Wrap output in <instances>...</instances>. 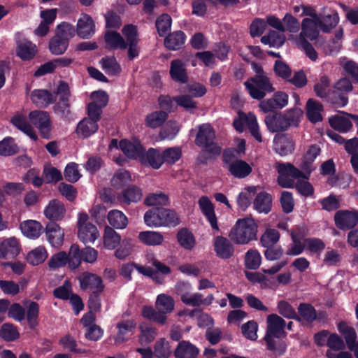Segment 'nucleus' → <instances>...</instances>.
<instances>
[{"instance_id": "72a5a7b5", "label": "nucleus", "mask_w": 358, "mask_h": 358, "mask_svg": "<svg viewBox=\"0 0 358 358\" xmlns=\"http://www.w3.org/2000/svg\"><path fill=\"white\" fill-rule=\"evenodd\" d=\"M155 305L159 313L166 316V314L171 313L174 310L175 302L172 296L160 294L157 296Z\"/></svg>"}, {"instance_id": "4be33fe9", "label": "nucleus", "mask_w": 358, "mask_h": 358, "mask_svg": "<svg viewBox=\"0 0 358 358\" xmlns=\"http://www.w3.org/2000/svg\"><path fill=\"white\" fill-rule=\"evenodd\" d=\"M214 250L217 257L228 259L234 254V246L227 238L217 236L213 242Z\"/></svg>"}, {"instance_id": "a878e982", "label": "nucleus", "mask_w": 358, "mask_h": 358, "mask_svg": "<svg viewBox=\"0 0 358 358\" xmlns=\"http://www.w3.org/2000/svg\"><path fill=\"white\" fill-rule=\"evenodd\" d=\"M120 147L127 157L141 159L143 149L138 141L131 142L127 140H122L120 142Z\"/></svg>"}, {"instance_id": "ddd939ff", "label": "nucleus", "mask_w": 358, "mask_h": 358, "mask_svg": "<svg viewBox=\"0 0 358 358\" xmlns=\"http://www.w3.org/2000/svg\"><path fill=\"white\" fill-rule=\"evenodd\" d=\"M96 26L92 17L85 13L80 15L76 23V34L83 39L91 38L95 33Z\"/></svg>"}, {"instance_id": "864d4df0", "label": "nucleus", "mask_w": 358, "mask_h": 358, "mask_svg": "<svg viewBox=\"0 0 358 358\" xmlns=\"http://www.w3.org/2000/svg\"><path fill=\"white\" fill-rule=\"evenodd\" d=\"M69 46V41L60 37V35H55L53 36L49 43L50 51L53 55H62L67 49Z\"/></svg>"}, {"instance_id": "0eeeda50", "label": "nucleus", "mask_w": 358, "mask_h": 358, "mask_svg": "<svg viewBox=\"0 0 358 358\" xmlns=\"http://www.w3.org/2000/svg\"><path fill=\"white\" fill-rule=\"evenodd\" d=\"M322 21L320 16H315L314 18L303 19L301 28L302 30L298 36H290L289 39L294 43L308 42V40H315L319 34V30H322Z\"/></svg>"}, {"instance_id": "b1692460", "label": "nucleus", "mask_w": 358, "mask_h": 358, "mask_svg": "<svg viewBox=\"0 0 358 358\" xmlns=\"http://www.w3.org/2000/svg\"><path fill=\"white\" fill-rule=\"evenodd\" d=\"M329 122L332 128L341 133L348 132L352 127L348 113L344 112L329 117Z\"/></svg>"}, {"instance_id": "bf43d9fd", "label": "nucleus", "mask_w": 358, "mask_h": 358, "mask_svg": "<svg viewBox=\"0 0 358 358\" xmlns=\"http://www.w3.org/2000/svg\"><path fill=\"white\" fill-rule=\"evenodd\" d=\"M48 257V252L43 246H38L30 251L27 257V262L32 265L43 263Z\"/></svg>"}, {"instance_id": "2eb2a0df", "label": "nucleus", "mask_w": 358, "mask_h": 358, "mask_svg": "<svg viewBox=\"0 0 358 358\" xmlns=\"http://www.w3.org/2000/svg\"><path fill=\"white\" fill-rule=\"evenodd\" d=\"M335 224L342 230L353 228L358 222V213L350 210H338L334 215Z\"/></svg>"}, {"instance_id": "9b49d317", "label": "nucleus", "mask_w": 358, "mask_h": 358, "mask_svg": "<svg viewBox=\"0 0 358 358\" xmlns=\"http://www.w3.org/2000/svg\"><path fill=\"white\" fill-rule=\"evenodd\" d=\"M30 122L40 131L41 135L48 138L52 129L51 120L49 114L43 110H34L29 114Z\"/></svg>"}, {"instance_id": "f704fd0d", "label": "nucleus", "mask_w": 358, "mask_h": 358, "mask_svg": "<svg viewBox=\"0 0 358 358\" xmlns=\"http://www.w3.org/2000/svg\"><path fill=\"white\" fill-rule=\"evenodd\" d=\"M227 169L232 176L238 178L246 177L252 171L250 166L242 160H236L228 164Z\"/></svg>"}, {"instance_id": "052dcab7", "label": "nucleus", "mask_w": 358, "mask_h": 358, "mask_svg": "<svg viewBox=\"0 0 358 358\" xmlns=\"http://www.w3.org/2000/svg\"><path fill=\"white\" fill-rule=\"evenodd\" d=\"M280 238V233L275 229L268 228L260 237V243L264 248L273 246Z\"/></svg>"}, {"instance_id": "13d9d810", "label": "nucleus", "mask_w": 358, "mask_h": 358, "mask_svg": "<svg viewBox=\"0 0 358 358\" xmlns=\"http://www.w3.org/2000/svg\"><path fill=\"white\" fill-rule=\"evenodd\" d=\"M256 194V187H250L245 188L241 192L238 197L237 203L238 206L243 210H246L251 204L252 200Z\"/></svg>"}, {"instance_id": "49530a36", "label": "nucleus", "mask_w": 358, "mask_h": 358, "mask_svg": "<svg viewBox=\"0 0 358 358\" xmlns=\"http://www.w3.org/2000/svg\"><path fill=\"white\" fill-rule=\"evenodd\" d=\"M272 199L270 194L261 192L254 201V208L259 213H268L271 208Z\"/></svg>"}, {"instance_id": "8fccbe9b", "label": "nucleus", "mask_w": 358, "mask_h": 358, "mask_svg": "<svg viewBox=\"0 0 358 358\" xmlns=\"http://www.w3.org/2000/svg\"><path fill=\"white\" fill-rule=\"evenodd\" d=\"M168 114L166 111H155L146 116L145 124L150 128L160 127L167 119Z\"/></svg>"}, {"instance_id": "e433bc0d", "label": "nucleus", "mask_w": 358, "mask_h": 358, "mask_svg": "<svg viewBox=\"0 0 358 358\" xmlns=\"http://www.w3.org/2000/svg\"><path fill=\"white\" fill-rule=\"evenodd\" d=\"M36 52V46L29 41H20L17 44V55L23 60L31 59Z\"/></svg>"}, {"instance_id": "603ef678", "label": "nucleus", "mask_w": 358, "mask_h": 358, "mask_svg": "<svg viewBox=\"0 0 358 358\" xmlns=\"http://www.w3.org/2000/svg\"><path fill=\"white\" fill-rule=\"evenodd\" d=\"M105 41L107 45L113 49H122L124 50L127 47V43L124 41L122 36L115 31H108L105 35Z\"/></svg>"}, {"instance_id": "e2e57ef3", "label": "nucleus", "mask_w": 358, "mask_h": 358, "mask_svg": "<svg viewBox=\"0 0 358 358\" xmlns=\"http://www.w3.org/2000/svg\"><path fill=\"white\" fill-rule=\"evenodd\" d=\"M329 85V79L325 76H322L314 86V91L316 95L321 98H328L330 101V98L332 96H330Z\"/></svg>"}, {"instance_id": "774afa93", "label": "nucleus", "mask_w": 358, "mask_h": 358, "mask_svg": "<svg viewBox=\"0 0 358 358\" xmlns=\"http://www.w3.org/2000/svg\"><path fill=\"white\" fill-rule=\"evenodd\" d=\"M67 257V262L71 268L75 269L79 266L81 263L82 254L78 245L74 244L71 246Z\"/></svg>"}, {"instance_id": "7c9ffc66", "label": "nucleus", "mask_w": 358, "mask_h": 358, "mask_svg": "<svg viewBox=\"0 0 358 358\" xmlns=\"http://www.w3.org/2000/svg\"><path fill=\"white\" fill-rule=\"evenodd\" d=\"M136 323L134 320H127L117 324L118 332L115 337L116 342H123L131 336L135 331Z\"/></svg>"}, {"instance_id": "4d7b16f0", "label": "nucleus", "mask_w": 358, "mask_h": 358, "mask_svg": "<svg viewBox=\"0 0 358 358\" xmlns=\"http://www.w3.org/2000/svg\"><path fill=\"white\" fill-rule=\"evenodd\" d=\"M245 266L252 270L257 269L262 264V256L258 250L250 249L245 255Z\"/></svg>"}, {"instance_id": "a211bd4d", "label": "nucleus", "mask_w": 358, "mask_h": 358, "mask_svg": "<svg viewBox=\"0 0 358 358\" xmlns=\"http://www.w3.org/2000/svg\"><path fill=\"white\" fill-rule=\"evenodd\" d=\"M80 287L83 289H90L93 292H101L103 289L101 278L96 274L84 272L78 277Z\"/></svg>"}, {"instance_id": "de8ad7c7", "label": "nucleus", "mask_w": 358, "mask_h": 358, "mask_svg": "<svg viewBox=\"0 0 358 358\" xmlns=\"http://www.w3.org/2000/svg\"><path fill=\"white\" fill-rule=\"evenodd\" d=\"M141 315L144 318L155 322L159 324H165L167 320L166 316L159 313L158 310L150 306H143L142 308Z\"/></svg>"}, {"instance_id": "5701e85b", "label": "nucleus", "mask_w": 358, "mask_h": 358, "mask_svg": "<svg viewBox=\"0 0 358 358\" xmlns=\"http://www.w3.org/2000/svg\"><path fill=\"white\" fill-rule=\"evenodd\" d=\"M30 99L38 107H46L56 101V95L46 90H34L31 92Z\"/></svg>"}, {"instance_id": "7ed1b4c3", "label": "nucleus", "mask_w": 358, "mask_h": 358, "mask_svg": "<svg viewBox=\"0 0 358 358\" xmlns=\"http://www.w3.org/2000/svg\"><path fill=\"white\" fill-rule=\"evenodd\" d=\"M144 222L149 227L176 226L180 219L173 210L169 208H153L144 215Z\"/></svg>"}, {"instance_id": "c756f323", "label": "nucleus", "mask_w": 358, "mask_h": 358, "mask_svg": "<svg viewBox=\"0 0 358 358\" xmlns=\"http://www.w3.org/2000/svg\"><path fill=\"white\" fill-rule=\"evenodd\" d=\"M274 148L281 156L287 155L294 150V143L285 135H279L274 138Z\"/></svg>"}, {"instance_id": "58836bf2", "label": "nucleus", "mask_w": 358, "mask_h": 358, "mask_svg": "<svg viewBox=\"0 0 358 358\" xmlns=\"http://www.w3.org/2000/svg\"><path fill=\"white\" fill-rule=\"evenodd\" d=\"M265 123L268 130L272 132L284 131L288 128L285 115H275L266 116Z\"/></svg>"}, {"instance_id": "3c124183", "label": "nucleus", "mask_w": 358, "mask_h": 358, "mask_svg": "<svg viewBox=\"0 0 358 358\" xmlns=\"http://www.w3.org/2000/svg\"><path fill=\"white\" fill-rule=\"evenodd\" d=\"M261 41L271 47L280 48L285 41V36L275 31H271L267 35L262 37Z\"/></svg>"}, {"instance_id": "69168bd1", "label": "nucleus", "mask_w": 358, "mask_h": 358, "mask_svg": "<svg viewBox=\"0 0 358 358\" xmlns=\"http://www.w3.org/2000/svg\"><path fill=\"white\" fill-rule=\"evenodd\" d=\"M341 256L339 252L331 248H328L322 257V264L326 266H334L339 264Z\"/></svg>"}, {"instance_id": "1a4fd4ad", "label": "nucleus", "mask_w": 358, "mask_h": 358, "mask_svg": "<svg viewBox=\"0 0 358 358\" xmlns=\"http://www.w3.org/2000/svg\"><path fill=\"white\" fill-rule=\"evenodd\" d=\"M245 126L248 127L252 136L258 142L262 141L256 117L252 113L245 114L239 111L238 117L234 121V127L236 131L242 132Z\"/></svg>"}, {"instance_id": "20e7f679", "label": "nucleus", "mask_w": 358, "mask_h": 358, "mask_svg": "<svg viewBox=\"0 0 358 358\" xmlns=\"http://www.w3.org/2000/svg\"><path fill=\"white\" fill-rule=\"evenodd\" d=\"M285 321L276 314L268 315L266 317V331L264 340L268 348L273 350L275 348V338L285 334Z\"/></svg>"}, {"instance_id": "338daca9", "label": "nucleus", "mask_w": 358, "mask_h": 358, "mask_svg": "<svg viewBox=\"0 0 358 358\" xmlns=\"http://www.w3.org/2000/svg\"><path fill=\"white\" fill-rule=\"evenodd\" d=\"M169 342L165 338L159 339L154 346V353L158 358H168L171 355Z\"/></svg>"}, {"instance_id": "f3484780", "label": "nucleus", "mask_w": 358, "mask_h": 358, "mask_svg": "<svg viewBox=\"0 0 358 358\" xmlns=\"http://www.w3.org/2000/svg\"><path fill=\"white\" fill-rule=\"evenodd\" d=\"M47 241L54 248H60L64 238V231L55 222L48 223L45 228Z\"/></svg>"}, {"instance_id": "f257e3e1", "label": "nucleus", "mask_w": 358, "mask_h": 358, "mask_svg": "<svg viewBox=\"0 0 358 358\" xmlns=\"http://www.w3.org/2000/svg\"><path fill=\"white\" fill-rule=\"evenodd\" d=\"M251 66L255 76L245 81L244 85L252 98L262 99L267 92H273L274 88L267 73L260 64L252 62Z\"/></svg>"}, {"instance_id": "2f4dec72", "label": "nucleus", "mask_w": 358, "mask_h": 358, "mask_svg": "<svg viewBox=\"0 0 358 358\" xmlns=\"http://www.w3.org/2000/svg\"><path fill=\"white\" fill-rule=\"evenodd\" d=\"M98 124L93 119L85 117L77 125L76 134L79 137L87 138L98 130Z\"/></svg>"}, {"instance_id": "c9c22d12", "label": "nucleus", "mask_w": 358, "mask_h": 358, "mask_svg": "<svg viewBox=\"0 0 358 358\" xmlns=\"http://www.w3.org/2000/svg\"><path fill=\"white\" fill-rule=\"evenodd\" d=\"M138 238L142 243L149 246L160 245L164 240L163 235L155 231H141L138 234Z\"/></svg>"}, {"instance_id": "6e6552de", "label": "nucleus", "mask_w": 358, "mask_h": 358, "mask_svg": "<svg viewBox=\"0 0 358 358\" xmlns=\"http://www.w3.org/2000/svg\"><path fill=\"white\" fill-rule=\"evenodd\" d=\"M214 138L215 134L210 125L203 124L199 127V131L196 138V143L203 147L206 151L212 155H217L220 153V148L214 143Z\"/></svg>"}, {"instance_id": "680f3d73", "label": "nucleus", "mask_w": 358, "mask_h": 358, "mask_svg": "<svg viewBox=\"0 0 358 358\" xmlns=\"http://www.w3.org/2000/svg\"><path fill=\"white\" fill-rule=\"evenodd\" d=\"M120 246L116 250L115 255L117 259H124L129 257L134 250V243L131 238H124L121 241Z\"/></svg>"}, {"instance_id": "c03bdc74", "label": "nucleus", "mask_w": 358, "mask_h": 358, "mask_svg": "<svg viewBox=\"0 0 358 358\" xmlns=\"http://www.w3.org/2000/svg\"><path fill=\"white\" fill-rule=\"evenodd\" d=\"M177 241L179 245L187 250H192L196 245L194 234L187 229H181L177 234Z\"/></svg>"}, {"instance_id": "37998d69", "label": "nucleus", "mask_w": 358, "mask_h": 358, "mask_svg": "<svg viewBox=\"0 0 358 358\" xmlns=\"http://www.w3.org/2000/svg\"><path fill=\"white\" fill-rule=\"evenodd\" d=\"M185 34L181 31L171 33L164 40L165 46L170 50H179L185 42Z\"/></svg>"}, {"instance_id": "393cba45", "label": "nucleus", "mask_w": 358, "mask_h": 358, "mask_svg": "<svg viewBox=\"0 0 358 358\" xmlns=\"http://www.w3.org/2000/svg\"><path fill=\"white\" fill-rule=\"evenodd\" d=\"M198 203L200 210L210 222L212 228L218 230L214 206L210 199L207 196H202L199 199Z\"/></svg>"}, {"instance_id": "423d86ee", "label": "nucleus", "mask_w": 358, "mask_h": 358, "mask_svg": "<svg viewBox=\"0 0 358 358\" xmlns=\"http://www.w3.org/2000/svg\"><path fill=\"white\" fill-rule=\"evenodd\" d=\"M275 168L278 173V182L283 188L293 187L297 180L305 178L304 174L291 164L277 163Z\"/></svg>"}, {"instance_id": "6ab92c4d", "label": "nucleus", "mask_w": 358, "mask_h": 358, "mask_svg": "<svg viewBox=\"0 0 358 358\" xmlns=\"http://www.w3.org/2000/svg\"><path fill=\"white\" fill-rule=\"evenodd\" d=\"M169 73L176 82L183 84L188 81L186 64L182 59H176L171 62Z\"/></svg>"}, {"instance_id": "6e6d98bb", "label": "nucleus", "mask_w": 358, "mask_h": 358, "mask_svg": "<svg viewBox=\"0 0 358 358\" xmlns=\"http://www.w3.org/2000/svg\"><path fill=\"white\" fill-rule=\"evenodd\" d=\"M25 316L30 328L33 329L38 324L39 306L35 301H29L26 305Z\"/></svg>"}, {"instance_id": "39448f33", "label": "nucleus", "mask_w": 358, "mask_h": 358, "mask_svg": "<svg viewBox=\"0 0 358 358\" xmlns=\"http://www.w3.org/2000/svg\"><path fill=\"white\" fill-rule=\"evenodd\" d=\"M76 227L78 238L85 244L93 243L99 237L96 226L90 221L89 215L86 213H78Z\"/></svg>"}, {"instance_id": "f03ea898", "label": "nucleus", "mask_w": 358, "mask_h": 358, "mask_svg": "<svg viewBox=\"0 0 358 358\" xmlns=\"http://www.w3.org/2000/svg\"><path fill=\"white\" fill-rule=\"evenodd\" d=\"M258 224L252 217L239 219L229 234L230 238L236 244L245 245L257 238Z\"/></svg>"}, {"instance_id": "9d476101", "label": "nucleus", "mask_w": 358, "mask_h": 358, "mask_svg": "<svg viewBox=\"0 0 358 358\" xmlns=\"http://www.w3.org/2000/svg\"><path fill=\"white\" fill-rule=\"evenodd\" d=\"M190 284L179 282L176 285V292L180 296L183 303L189 306H199L203 303L202 295L199 293H192Z\"/></svg>"}, {"instance_id": "473e14b6", "label": "nucleus", "mask_w": 358, "mask_h": 358, "mask_svg": "<svg viewBox=\"0 0 358 358\" xmlns=\"http://www.w3.org/2000/svg\"><path fill=\"white\" fill-rule=\"evenodd\" d=\"M120 235L111 227L106 226L103 235V247L107 250L115 249L121 243Z\"/></svg>"}, {"instance_id": "f8f14e48", "label": "nucleus", "mask_w": 358, "mask_h": 358, "mask_svg": "<svg viewBox=\"0 0 358 358\" xmlns=\"http://www.w3.org/2000/svg\"><path fill=\"white\" fill-rule=\"evenodd\" d=\"M332 97L330 101L338 107H343L348 103L345 94L352 90V85L348 78H341L334 85Z\"/></svg>"}, {"instance_id": "aec40b11", "label": "nucleus", "mask_w": 358, "mask_h": 358, "mask_svg": "<svg viewBox=\"0 0 358 358\" xmlns=\"http://www.w3.org/2000/svg\"><path fill=\"white\" fill-rule=\"evenodd\" d=\"M66 208L62 202L59 200H51L44 209L45 217L50 220L59 221L64 218Z\"/></svg>"}, {"instance_id": "bb28decb", "label": "nucleus", "mask_w": 358, "mask_h": 358, "mask_svg": "<svg viewBox=\"0 0 358 358\" xmlns=\"http://www.w3.org/2000/svg\"><path fill=\"white\" fill-rule=\"evenodd\" d=\"M140 161L142 164L150 165L155 169H159L163 163L162 152L159 150L150 148L142 154Z\"/></svg>"}, {"instance_id": "79ce46f5", "label": "nucleus", "mask_w": 358, "mask_h": 358, "mask_svg": "<svg viewBox=\"0 0 358 358\" xmlns=\"http://www.w3.org/2000/svg\"><path fill=\"white\" fill-rule=\"evenodd\" d=\"M307 116L309 120L315 123L322 120V105L317 101L310 99L306 103Z\"/></svg>"}, {"instance_id": "4468645a", "label": "nucleus", "mask_w": 358, "mask_h": 358, "mask_svg": "<svg viewBox=\"0 0 358 358\" xmlns=\"http://www.w3.org/2000/svg\"><path fill=\"white\" fill-rule=\"evenodd\" d=\"M57 95L59 96V101L54 106L56 113L64 115L69 113L71 96L69 85L63 81H60L57 88Z\"/></svg>"}, {"instance_id": "a19ab883", "label": "nucleus", "mask_w": 358, "mask_h": 358, "mask_svg": "<svg viewBox=\"0 0 358 358\" xmlns=\"http://www.w3.org/2000/svg\"><path fill=\"white\" fill-rule=\"evenodd\" d=\"M143 194L138 187L130 186L124 189L122 194L117 196L118 200L124 203L130 204L132 202H138L142 198Z\"/></svg>"}, {"instance_id": "5fc2aeb1", "label": "nucleus", "mask_w": 358, "mask_h": 358, "mask_svg": "<svg viewBox=\"0 0 358 358\" xmlns=\"http://www.w3.org/2000/svg\"><path fill=\"white\" fill-rule=\"evenodd\" d=\"M19 152V148L12 137H6L0 141V155L11 156Z\"/></svg>"}, {"instance_id": "dca6fc26", "label": "nucleus", "mask_w": 358, "mask_h": 358, "mask_svg": "<svg viewBox=\"0 0 358 358\" xmlns=\"http://www.w3.org/2000/svg\"><path fill=\"white\" fill-rule=\"evenodd\" d=\"M20 250L19 241L15 237L6 238L0 242V257L2 259H14Z\"/></svg>"}, {"instance_id": "09e8293b", "label": "nucleus", "mask_w": 358, "mask_h": 358, "mask_svg": "<svg viewBox=\"0 0 358 358\" xmlns=\"http://www.w3.org/2000/svg\"><path fill=\"white\" fill-rule=\"evenodd\" d=\"M144 203L148 206H169V196L162 192L149 194L145 199Z\"/></svg>"}, {"instance_id": "412c9836", "label": "nucleus", "mask_w": 358, "mask_h": 358, "mask_svg": "<svg viewBox=\"0 0 358 358\" xmlns=\"http://www.w3.org/2000/svg\"><path fill=\"white\" fill-rule=\"evenodd\" d=\"M20 229L22 234L29 239H37L42 234L43 227L42 224L34 220H28L20 224Z\"/></svg>"}, {"instance_id": "ea45409f", "label": "nucleus", "mask_w": 358, "mask_h": 358, "mask_svg": "<svg viewBox=\"0 0 358 358\" xmlns=\"http://www.w3.org/2000/svg\"><path fill=\"white\" fill-rule=\"evenodd\" d=\"M99 64L104 72L108 76H117L122 71L120 64L115 57L107 56L99 61Z\"/></svg>"}, {"instance_id": "c85d7f7f", "label": "nucleus", "mask_w": 358, "mask_h": 358, "mask_svg": "<svg viewBox=\"0 0 358 358\" xmlns=\"http://www.w3.org/2000/svg\"><path fill=\"white\" fill-rule=\"evenodd\" d=\"M199 352V349L190 342L182 341L178 344L174 356L176 358H196Z\"/></svg>"}, {"instance_id": "cd10ccee", "label": "nucleus", "mask_w": 358, "mask_h": 358, "mask_svg": "<svg viewBox=\"0 0 358 358\" xmlns=\"http://www.w3.org/2000/svg\"><path fill=\"white\" fill-rule=\"evenodd\" d=\"M12 124L23 133L27 134L30 138L36 140L37 136L33 127L29 124L27 120V117L24 114L21 113H15L11 118Z\"/></svg>"}, {"instance_id": "a18cd8bd", "label": "nucleus", "mask_w": 358, "mask_h": 358, "mask_svg": "<svg viewBox=\"0 0 358 358\" xmlns=\"http://www.w3.org/2000/svg\"><path fill=\"white\" fill-rule=\"evenodd\" d=\"M139 329L141 334L138 336V341L141 344L150 343L157 336V329L150 324L143 322L139 325Z\"/></svg>"}, {"instance_id": "0e129e2a", "label": "nucleus", "mask_w": 358, "mask_h": 358, "mask_svg": "<svg viewBox=\"0 0 358 358\" xmlns=\"http://www.w3.org/2000/svg\"><path fill=\"white\" fill-rule=\"evenodd\" d=\"M177 106L183 108L189 112H193L197 106V103L189 94H180L173 97Z\"/></svg>"}, {"instance_id": "4c0bfd02", "label": "nucleus", "mask_w": 358, "mask_h": 358, "mask_svg": "<svg viewBox=\"0 0 358 358\" xmlns=\"http://www.w3.org/2000/svg\"><path fill=\"white\" fill-rule=\"evenodd\" d=\"M107 219L112 228L124 229L128 225L127 217L119 210H112L108 213Z\"/></svg>"}]
</instances>
